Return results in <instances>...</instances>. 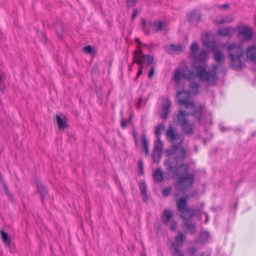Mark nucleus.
I'll return each instance as SVG.
<instances>
[{"instance_id": "4", "label": "nucleus", "mask_w": 256, "mask_h": 256, "mask_svg": "<svg viewBox=\"0 0 256 256\" xmlns=\"http://www.w3.org/2000/svg\"><path fill=\"white\" fill-rule=\"evenodd\" d=\"M227 51L229 54L230 64L232 68L236 70H242L244 66V64L241 61V58L243 56L242 46L233 42L228 46Z\"/></svg>"}, {"instance_id": "6", "label": "nucleus", "mask_w": 256, "mask_h": 256, "mask_svg": "<svg viewBox=\"0 0 256 256\" xmlns=\"http://www.w3.org/2000/svg\"><path fill=\"white\" fill-rule=\"evenodd\" d=\"M190 91H180L176 94V98L180 106H184L186 108H190V110L196 109L194 102L190 100Z\"/></svg>"}, {"instance_id": "41", "label": "nucleus", "mask_w": 256, "mask_h": 256, "mask_svg": "<svg viewBox=\"0 0 256 256\" xmlns=\"http://www.w3.org/2000/svg\"><path fill=\"white\" fill-rule=\"evenodd\" d=\"M154 67L152 66L148 72V77L149 78H152L154 74Z\"/></svg>"}, {"instance_id": "21", "label": "nucleus", "mask_w": 256, "mask_h": 256, "mask_svg": "<svg viewBox=\"0 0 256 256\" xmlns=\"http://www.w3.org/2000/svg\"><path fill=\"white\" fill-rule=\"evenodd\" d=\"M56 122L58 128L60 130H64L68 127V124L66 122V118H62L58 114L56 115Z\"/></svg>"}, {"instance_id": "29", "label": "nucleus", "mask_w": 256, "mask_h": 256, "mask_svg": "<svg viewBox=\"0 0 256 256\" xmlns=\"http://www.w3.org/2000/svg\"><path fill=\"white\" fill-rule=\"evenodd\" d=\"M0 234H1V237L2 238L4 242L6 245H10V240L8 237V236L6 232L3 230H0Z\"/></svg>"}, {"instance_id": "40", "label": "nucleus", "mask_w": 256, "mask_h": 256, "mask_svg": "<svg viewBox=\"0 0 256 256\" xmlns=\"http://www.w3.org/2000/svg\"><path fill=\"white\" fill-rule=\"evenodd\" d=\"M189 254L191 255V256H192L194 254V253L196 252V249L194 247V246H192L190 248H189L188 250Z\"/></svg>"}, {"instance_id": "17", "label": "nucleus", "mask_w": 256, "mask_h": 256, "mask_svg": "<svg viewBox=\"0 0 256 256\" xmlns=\"http://www.w3.org/2000/svg\"><path fill=\"white\" fill-rule=\"evenodd\" d=\"M166 50L170 54H174V52H182V48L181 45H175L170 44L169 46H166Z\"/></svg>"}, {"instance_id": "9", "label": "nucleus", "mask_w": 256, "mask_h": 256, "mask_svg": "<svg viewBox=\"0 0 256 256\" xmlns=\"http://www.w3.org/2000/svg\"><path fill=\"white\" fill-rule=\"evenodd\" d=\"M206 37L207 38L208 36H206ZM202 40L206 46H208V47L211 48L214 54L215 60L219 63L223 62L225 59V56L221 51L216 49V42H212L210 44L208 40H205L204 37L202 38Z\"/></svg>"}, {"instance_id": "35", "label": "nucleus", "mask_w": 256, "mask_h": 256, "mask_svg": "<svg viewBox=\"0 0 256 256\" xmlns=\"http://www.w3.org/2000/svg\"><path fill=\"white\" fill-rule=\"evenodd\" d=\"M160 155V154H158V153H156V152H153L152 155V159L154 162L156 163V162H158Z\"/></svg>"}, {"instance_id": "12", "label": "nucleus", "mask_w": 256, "mask_h": 256, "mask_svg": "<svg viewBox=\"0 0 256 256\" xmlns=\"http://www.w3.org/2000/svg\"><path fill=\"white\" fill-rule=\"evenodd\" d=\"M152 31L157 32L162 31L166 26V24L160 20H155L150 24Z\"/></svg>"}, {"instance_id": "38", "label": "nucleus", "mask_w": 256, "mask_h": 256, "mask_svg": "<svg viewBox=\"0 0 256 256\" xmlns=\"http://www.w3.org/2000/svg\"><path fill=\"white\" fill-rule=\"evenodd\" d=\"M138 166L140 170L141 174H143V163L141 160H139L138 163Z\"/></svg>"}, {"instance_id": "31", "label": "nucleus", "mask_w": 256, "mask_h": 256, "mask_svg": "<svg viewBox=\"0 0 256 256\" xmlns=\"http://www.w3.org/2000/svg\"><path fill=\"white\" fill-rule=\"evenodd\" d=\"M141 22H142V28L144 32V33L145 34L148 35L149 32H150V29L147 26L146 21L145 20L144 18H142Z\"/></svg>"}, {"instance_id": "49", "label": "nucleus", "mask_w": 256, "mask_h": 256, "mask_svg": "<svg viewBox=\"0 0 256 256\" xmlns=\"http://www.w3.org/2000/svg\"><path fill=\"white\" fill-rule=\"evenodd\" d=\"M220 130H221L222 131H224V130H226V129H225L222 126H220Z\"/></svg>"}, {"instance_id": "19", "label": "nucleus", "mask_w": 256, "mask_h": 256, "mask_svg": "<svg viewBox=\"0 0 256 256\" xmlns=\"http://www.w3.org/2000/svg\"><path fill=\"white\" fill-rule=\"evenodd\" d=\"M200 18V12L196 10L192 11L188 15V20L192 23L199 22Z\"/></svg>"}, {"instance_id": "25", "label": "nucleus", "mask_w": 256, "mask_h": 256, "mask_svg": "<svg viewBox=\"0 0 256 256\" xmlns=\"http://www.w3.org/2000/svg\"><path fill=\"white\" fill-rule=\"evenodd\" d=\"M162 148V144L160 138L158 139L155 141L154 144V152L158 153L160 154Z\"/></svg>"}, {"instance_id": "23", "label": "nucleus", "mask_w": 256, "mask_h": 256, "mask_svg": "<svg viewBox=\"0 0 256 256\" xmlns=\"http://www.w3.org/2000/svg\"><path fill=\"white\" fill-rule=\"evenodd\" d=\"M172 216V213L170 210H166L164 212L163 214L162 217V220L164 224H167L169 221L170 220Z\"/></svg>"}, {"instance_id": "47", "label": "nucleus", "mask_w": 256, "mask_h": 256, "mask_svg": "<svg viewBox=\"0 0 256 256\" xmlns=\"http://www.w3.org/2000/svg\"><path fill=\"white\" fill-rule=\"evenodd\" d=\"M205 214H206V220H205V222H204L206 224V223H207V222H208V214L205 213Z\"/></svg>"}, {"instance_id": "33", "label": "nucleus", "mask_w": 256, "mask_h": 256, "mask_svg": "<svg viewBox=\"0 0 256 256\" xmlns=\"http://www.w3.org/2000/svg\"><path fill=\"white\" fill-rule=\"evenodd\" d=\"M172 190V188L170 186L164 188L162 191V196H168L170 194Z\"/></svg>"}, {"instance_id": "15", "label": "nucleus", "mask_w": 256, "mask_h": 256, "mask_svg": "<svg viewBox=\"0 0 256 256\" xmlns=\"http://www.w3.org/2000/svg\"><path fill=\"white\" fill-rule=\"evenodd\" d=\"M247 57L253 62H256V46H252L247 48Z\"/></svg>"}, {"instance_id": "24", "label": "nucleus", "mask_w": 256, "mask_h": 256, "mask_svg": "<svg viewBox=\"0 0 256 256\" xmlns=\"http://www.w3.org/2000/svg\"><path fill=\"white\" fill-rule=\"evenodd\" d=\"M234 18L232 16H227L221 18L220 20L218 18L214 20V22L216 24H223L225 22H232Z\"/></svg>"}, {"instance_id": "13", "label": "nucleus", "mask_w": 256, "mask_h": 256, "mask_svg": "<svg viewBox=\"0 0 256 256\" xmlns=\"http://www.w3.org/2000/svg\"><path fill=\"white\" fill-rule=\"evenodd\" d=\"M192 58H194L198 61L202 62V64L200 65L204 64L205 67L206 68V64L204 62L207 60L208 58V54L206 51L204 50H200V53L198 52ZM196 65L198 66V64H194V68Z\"/></svg>"}, {"instance_id": "10", "label": "nucleus", "mask_w": 256, "mask_h": 256, "mask_svg": "<svg viewBox=\"0 0 256 256\" xmlns=\"http://www.w3.org/2000/svg\"><path fill=\"white\" fill-rule=\"evenodd\" d=\"M236 31V28L228 26L219 30L218 34L222 36L231 38L234 36Z\"/></svg>"}, {"instance_id": "22", "label": "nucleus", "mask_w": 256, "mask_h": 256, "mask_svg": "<svg viewBox=\"0 0 256 256\" xmlns=\"http://www.w3.org/2000/svg\"><path fill=\"white\" fill-rule=\"evenodd\" d=\"M184 224L191 234H196V228L195 224L189 222L188 220H184Z\"/></svg>"}, {"instance_id": "50", "label": "nucleus", "mask_w": 256, "mask_h": 256, "mask_svg": "<svg viewBox=\"0 0 256 256\" xmlns=\"http://www.w3.org/2000/svg\"><path fill=\"white\" fill-rule=\"evenodd\" d=\"M136 40L137 42H140V40H138V38H136Z\"/></svg>"}, {"instance_id": "32", "label": "nucleus", "mask_w": 256, "mask_h": 256, "mask_svg": "<svg viewBox=\"0 0 256 256\" xmlns=\"http://www.w3.org/2000/svg\"><path fill=\"white\" fill-rule=\"evenodd\" d=\"M140 188L142 196H146V186L145 183H142L140 184Z\"/></svg>"}, {"instance_id": "43", "label": "nucleus", "mask_w": 256, "mask_h": 256, "mask_svg": "<svg viewBox=\"0 0 256 256\" xmlns=\"http://www.w3.org/2000/svg\"><path fill=\"white\" fill-rule=\"evenodd\" d=\"M138 12L137 10H136V9H134L133 10L132 18V20H134L135 17L137 16Z\"/></svg>"}, {"instance_id": "44", "label": "nucleus", "mask_w": 256, "mask_h": 256, "mask_svg": "<svg viewBox=\"0 0 256 256\" xmlns=\"http://www.w3.org/2000/svg\"><path fill=\"white\" fill-rule=\"evenodd\" d=\"M228 6H229V4H222V5H218V7L219 8H228Z\"/></svg>"}, {"instance_id": "18", "label": "nucleus", "mask_w": 256, "mask_h": 256, "mask_svg": "<svg viewBox=\"0 0 256 256\" xmlns=\"http://www.w3.org/2000/svg\"><path fill=\"white\" fill-rule=\"evenodd\" d=\"M170 252L172 256H184V252L180 250V248H178L176 244L172 246H168Z\"/></svg>"}, {"instance_id": "11", "label": "nucleus", "mask_w": 256, "mask_h": 256, "mask_svg": "<svg viewBox=\"0 0 256 256\" xmlns=\"http://www.w3.org/2000/svg\"><path fill=\"white\" fill-rule=\"evenodd\" d=\"M171 106V102L168 98L166 99L162 105V110L160 114V117L162 120H166L170 112V108Z\"/></svg>"}, {"instance_id": "48", "label": "nucleus", "mask_w": 256, "mask_h": 256, "mask_svg": "<svg viewBox=\"0 0 256 256\" xmlns=\"http://www.w3.org/2000/svg\"><path fill=\"white\" fill-rule=\"evenodd\" d=\"M42 40L44 42L46 41V37L44 34H43V39Z\"/></svg>"}, {"instance_id": "45", "label": "nucleus", "mask_w": 256, "mask_h": 256, "mask_svg": "<svg viewBox=\"0 0 256 256\" xmlns=\"http://www.w3.org/2000/svg\"><path fill=\"white\" fill-rule=\"evenodd\" d=\"M3 187H4V190L6 194H8V188L6 186V184H3Z\"/></svg>"}, {"instance_id": "27", "label": "nucleus", "mask_w": 256, "mask_h": 256, "mask_svg": "<svg viewBox=\"0 0 256 256\" xmlns=\"http://www.w3.org/2000/svg\"><path fill=\"white\" fill-rule=\"evenodd\" d=\"M142 142L143 149H144L146 154L148 155L149 154L148 142L146 140V138L144 134L142 136Z\"/></svg>"}, {"instance_id": "2", "label": "nucleus", "mask_w": 256, "mask_h": 256, "mask_svg": "<svg viewBox=\"0 0 256 256\" xmlns=\"http://www.w3.org/2000/svg\"><path fill=\"white\" fill-rule=\"evenodd\" d=\"M217 66L216 65L212 70L207 71L204 64L196 65V73L190 70L187 67L176 68L174 71L173 80L176 85H178L182 78H186L190 82L189 86L193 94H197L198 93V88L200 86V81L206 82L208 86L215 85L218 80L216 72Z\"/></svg>"}, {"instance_id": "20", "label": "nucleus", "mask_w": 256, "mask_h": 256, "mask_svg": "<svg viewBox=\"0 0 256 256\" xmlns=\"http://www.w3.org/2000/svg\"><path fill=\"white\" fill-rule=\"evenodd\" d=\"M36 186L41 196L42 201L44 202V198L48 194V189L44 186L40 182H36Z\"/></svg>"}, {"instance_id": "34", "label": "nucleus", "mask_w": 256, "mask_h": 256, "mask_svg": "<svg viewBox=\"0 0 256 256\" xmlns=\"http://www.w3.org/2000/svg\"><path fill=\"white\" fill-rule=\"evenodd\" d=\"M177 228V222L176 221L172 220L170 223V228L172 230H176Z\"/></svg>"}, {"instance_id": "28", "label": "nucleus", "mask_w": 256, "mask_h": 256, "mask_svg": "<svg viewBox=\"0 0 256 256\" xmlns=\"http://www.w3.org/2000/svg\"><path fill=\"white\" fill-rule=\"evenodd\" d=\"M190 52L192 53V56L193 57L200 50V46L196 42H193L190 46Z\"/></svg>"}, {"instance_id": "7", "label": "nucleus", "mask_w": 256, "mask_h": 256, "mask_svg": "<svg viewBox=\"0 0 256 256\" xmlns=\"http://www.w3.org/2000/svg\"><path fill=\"white\" fill-rule=\"evenodd\" d=\"M140 50H135L134 52V62L138 65H151L154 62V58L149 54H144L142 56Z\"/></svg>"}, {"instance_id": "46", "label": "nucleus", "mask_w": 256, "mask_h": 256, "mask_svg": "<svg viewBox=\"0 0 256 256\" xmlns=\"http://www.w3.org/2000/svg\"><path fill=\"white\" fill-rule=\"evenodd\" d=\"M142 99H140V100H139V102H138V104H137V106H138V107L140 106V104L141 102H142Z\"/></svg>"}, {"instance_id": "37", "label": "nucleus", "mask_w": 256, "mask_h": 256, "mask_svg": "<svg viewBox=\"0 0 256 256\" xmlns=\"http://www.w3.org/2000/svg\"><path fill=\"white\" fill-rule=\"evenodd\" d=\"M84 50L85 52H86L88 54H91L92 52V48L91 46H87L85 47H84Z\"/></svg>"}, {"instance_id": "26", "label": "nucleus", "mask_w": 256, "mask_h": 256, "mask_svg": "<svg viewBox=\"0 0 256 256\" xmlns=\"http://www.w3.org/2000/svg\"><path fill=\"white\" fill-rule=\"evenodd\" d=\"M164 124L160 123L158 124L155 128L154 133L158 139L160 138L161 131L164 130Z\"/></svg>"}, {"instance_id": "36", "label": "nucleus", "mask_w": 256, "mask_h": 256, "mask_svg": "<svg viewBox=\"0 0 256 256\" xmlns=\"http://www.w3.org/2000/svg\"><path fill=\"white\" fill-rule=\"evenodd\" d=\"M126 6L128 7L134 6L136 4V0H126Z\"/></svg>"}, {"instance_id": "39", "label": "nucleus", "mask_w": 256, "mask_h": 256, "mask_svg": "<svg viewBox=\"0 0 256 256\" xmlns=\"http://www.w3.org/2000/svg\"><path fill=\"white\" fill-rule=\"evenodd\" d=\"M132 136H133V137H134L135 142H137V141H138L137 131L135 128L132 129Z\"/></svg>"}, {"instance_id": "30", "label": "nucleus", "mask_w": 256, "mask_h": 256, "mask_svg": "<svg viewBox=\"0 0 256 256\" xmlns=\"http://www.w3.org/2000/svg\"><path fill=\"white\" fill-rule=\"evenodd\" d=\"M56 34L60 39L62 38L63 26L62 25L56 24L54 26Z\"/></svg>"}, {"instance_id": "8", "label": "nucleus", "mask_w": 256, "mask_h": 256, "mask_svg": "<svg viewBox=\"0 0 256 256\" xmlns=\"http://www.w3.org/2000/svg\"><path fill=\"white\" fill-rule=\"evenodd\" d=\"M236 28L238 31L237 37L242 41H248L252 38L253 31L250 27L240 25Z\"/></svg>"}, {"instance_id": "42", "label": "nucleus", "mask_w": 256, "mask_h": 256, "mask_svg": "<svg viewBox=\"0 0 256 256\" xmlns=\"http://www.w3.org/2000/svg\"><path fill=\"white\" fill-rule=\"evenodd\" d=\"M142 68H143V66H140V69L137 72V78H136L139 77L142 74Z\"/></svg>"}, {"instance_id": "5", "label": "nucleus", "mask_w": 256, "mask_h": 256, "mask_svg": "<svg viewBox=\"0 0 256 256\" xmlns=\"http://www.w3.org/2000/svg\"><path fill=\"white\" fill-rule=\"evenodd\" d=\"M188 196H182L176 200V208L181 213L180 216L184 220H188L195 215V210L191 207H187Z\"/></svg>"}, {"instance_id": "1", "label": "nucleus", "mask_w": 256, "mask_h": 256, "mask_svg": "<svg viewBox=\"0 0 256 256\" xmlns=\"http://www.w3.org/2000/svg\"><path fill=\"white\" fill-rule=\"evenodd\" d=\"M168 142L172 144L166 149V154L169 156L164 163L168 178L178 177L174 184L175 196L184 194L190 188L194 180V174L184 175L188 172L189 165L184 162L186 158V150L182 145L184 137L182 133H178L172 124H169L166 133Z\"/></svg>"}, {"instance_id": "16", "label": "nucleus", "mask_w": 256, "mask_h": 256, "mask_svg": "<svg viewBox=\"0 0 256 256\" xmlns=\"http://www.w3.org/2000/svg\"><path fill=\"white\" fill-rule=\"evenodd\" d=\"M153 180L155 182L160 183L164 180L163 172L160 168H157L152 173Z\"/></svg>"}, {"instance_id": "14", "label": "nucleus", "mask_w": 256, "mask_h": 256, "mask_svg": "<svg viewBox=\"0 0 256 256\" xmlns=\"http://www.w3.org/2000/svg\"><path fill=\"white\" fill-rule=\"evenodd\" d=\"M185 240V236L184 234L181 232H179L178 234L175 237V242L171 240L170 242V245L169 246H172L174 244H176L178 248H180L181 246H182Z\"/></svg>"}, {"instance_id": "3", "label": "nucleus", "mask_w": 256, "mask_h": 256, "mask_svg": "<svg viewBox=\"0 0 256 256\" xmlns=\"http://www.w3.org/2000/svg\"><path fill=\"white\" fill-rule=\"evenodd\" d=\"M205 110V106L203 104L200 105L198 109L191 110L192 112H187L180 108L176 113L173 114V122L174 124L181 127L183 134L192 135L194 134V124L190 121L188 116H191L195 117L198 122L202 123Z\"/></svg>"}]
</instances>
